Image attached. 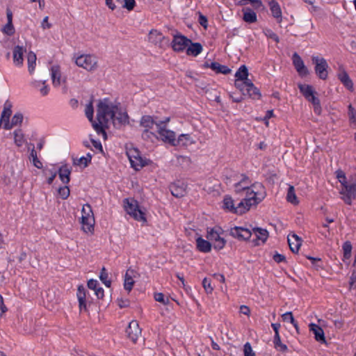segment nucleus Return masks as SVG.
Listing matches in <instances>:
<instances>
[{
	"label": "nucleus",
	"instance_id": "1",
	"mask_svg": "<svg viewBox=\"0 0 356 356\" xmlns=\"http://www.w3.org/2000/svg\"><path fill=\"white\" fill-rule=\"evenodd\" d=\"M117 102L111 98H103L99 99L96 104V119H93L94 108L91 103L88 104L85 108V113L88 119L91 122L92 127L98 135L104 140L107 138L105 129L111 123V119L113 117V112L116 109Z\"/></svg>",
	"mask_w": 356,
	"mask_h": 356
},
{
	"label": "nucleus",
	"instance_id": "2",
	"mask_svg": "<svg viewBox=\"0 0 356 356\" xmlns=\"http://www.w3.org/2000/svg\"><path fill=\"white\" fill-rule=\"evenodd\" d=\"M264 186L259 182H255L246 186V211L255 208L266 197Z\"/></svg>",
	"mask_w": 356,
	"mask_h": 356
},
{
	"label": "nucleus",
	"instance_id": "3",
	"mask_svg": "<svg viewBox=\"0 0 356 356\" xmlns=\"http://www.w3.org/2000/svg\"><path fill=\"white\" fill-rule=\"evenodd\" d=\"M124 210L130 217L134 220L145 223L147 222L146 212L141 208L137 200L134 198H126L122 202Z\"/></svg>",
	"mask_w": 356,
	"mask_h": 356
},
{
	"label": "nucleus",
	"instance_id": "4",
	"mask_svg": "<svg viewBox=\"0 0 356 356\" xmlns=\"http://www.w3.org/2000/svg\"><path fill=\"white\" fill-rule=\"evenodd\" d=\"M72 60L76 66L88 72H95L99 66L97 57L91 54H76Z\"/></svg>",
	"mask_w": 356,
	"mask_h": 356
},
{
	"label": "nucleus",
	"instance_id": "5",
	"mask_svg": "<svg viewBox=\"0 0 356 356\" xmlns=\"http://www.w3.org/2000/svg\"><path fill=\"white\" fill-rule=\"evenodd\" d=\"M12 114L11 104L6 103L1 113L0 127L5 129H11L14 127L20 125L23 121L24 117L21 113H16L11 119Z\"/></svg>",
	"mask_w": 356,
	"mask_h": 356
},
{
	"label": "nucleus",
	"instance_id": "6",
	"mask_svg": "<svg viewBox=\"0 0 356 356\" xmlns=\"http://www.w3.org/2000/svg\"><path fill=\"white\" fill-rule=\"evenodd\" d=\"M80 218L82 231L88 234H93L95 220L90 205H83Z\"/></svg>",
	"mask_w": 356,
	"mask_h": 356
},
{
	"label": "nucleus",
	"instance_id": "7",
	"mask_svg": "<svg viewBox=\"0 0 356 356\" xmlns=\"http://www.w3.org/2000/svg\"><path fill=\"white\" fill-rule=\"evenodd\" d=\"M170 117H164L161 118V121L158 124V138L162 141L172 145H177L175 133L166 128V125L170 122Z\"/></svg>",
	"mask_w": 356,
	"mask_h": 356
},
{
	"label": "nucleus",
	"instance_id": "8",
	"mask_svg": "<svg viewBox=\"0 0 356 356\" xmlns=\"http://www.w3.org/2000/svg\"><path fill=\"white\" fill-rule=\"evenodd\" d=\"M131 167L135 170H140L145 166L152 165V162L143 156L138 149L130 147L127 151Z\"/></svg>",
	"mask_w": 356,
	"mask_h": 356
},
{
	"label": "nucleus",
	"instance_id": "9",
	"mask_svg": "<svg viewBox=\"0 0 356 356\" xmlns=\"http://www.w3.org/2000/svg\"><path fill=\"white\" fill-rule=\"evenodd\" d=\"M246 234H248L246 241H248L252 246L264 244L268 238V232L266 229L259 227L250 226L249 229L246 228Z\"/></svg>",
	"mask_w": 356,
	"mask_h": 356
},
{
	"label": "nucleus",
	"instance_id": "10",
	"mask_svg": "<svg viewBox=\"0 0 356 356\" xmlns=\"http://www.w3.org/2000/svg\"><path fill=\"white\" fill-rule=\"evenodd\" d=\"M223 230L218 227L208 229L207 231V238L210 241L215 250H222L225 244L226 240L223 236Z\"/></svg>",
	"mask_w": 356,
	"mask_h": 356
},
{
	"label": "nucleus",
	"instance_id": "11",
	"mask_svg": "<svg viewBox=\"0 0 356 356\" xmlns=\"http://www.w3.org/2000/svg\"><path fill=\"white\" fill-rule=\"evenodd\" d=\"M298 88L304 95V97L311 102L314 106V110L316 113L320 115L321 113V107L319 99L315 96V91L313 88L307 84H298Z\"/></svg>",
	"mask_w": 356,
	"mask_h": 356
},
{
	"label": "nucleus",
	"instance_id": "12",
	"mask_svg": "<svg viewBox=\"0 0 356 356\" xmlns=\"http://www.w3.org/2000/svg\"><path fill=\"white\" fill-rule=\"evenodd\" d=\"M113 112V117L111 119V122L115 127L125 126L129 123V117L124 108L120 103L117 102L116 109Z\"/></svg>",
	"mask_w": 356,
	"mask_h": 356
},
{
	"label": "nucleus",
	"instance_id": "13",
	"mask_svg": "<svg viewBox=\"0 0 356 356\" xmlns=\"http://www.w3.org/2000/svg\"><path fill=\"white\" fill-rule=\"evenodd\" d=\"M312 60L315 65L314 70L318 77L321 79L325 80L328 75V64L326 60L323 57L313 56Z\"/></svg>",
	"mask_w": 356,
	"mask_h": 356
},
{
	"label": "nucleus",
	"instance_id": "14",
	"mask_svg": "<svg viewBox=\"0 0 356 356\" xmlns=\"http://www.w3.org/2000/svg\"><path fill=\"white\" fill-rule=\"evenodd\" d=\"M236 203L231 197H225L222 202V208L229 212L241 215L245 211V207L243 205V200H240L237 202V206H235Z\"/></svg>",
	"mask_w": 356,
	"mask_h": 356
},
{
	"label": "nucleus",
	"instance_id": "15",
	"mask_svg": "<svg viewBox=\"0 0 356 356\" xmlns=\"http://www.w3.org/2000/svg\"><path fill=\"white\" fill-rule=\"evenodd\" d=\"M339 193L341 199L348 204H351L353 200L356 198V183L348 184V186L341 187Z\"/></svg>",
	"mask_w": 356,
	"mask_h": 356
},
{
	"label": "nucleus",
	"instance_id": "16",
	"mask_svg": "<svg viewBox=\"0 0 356 356\" xmlns=\"http://www.w3.org/2000/svg\"><path fill=\"white\" fill-rule=\"evenodd\" d=\"M191 40L181 34H176L172 41V47L177 52L186 51L187 47L190 44Z\"/></svg>",
	"mask_w": 356,
	"mask_h": 356
},
{
	"label": "nucleus",
	"instance_id": "17",
	"mask_svg": "<svg viewBox=\"0 0 356 356\" xmlns=\"http://www.w3.org/2000/svg\"><path fill=\"white\" fill-rule=\"evenodd\" d=\"M161 121V118L152 117L150 115H144L140 120V125L147 132L152 131L154 127L158 129V124Z\"/></svg>",
	"mask_w": 356,
	"mask_h": 356
},
{
	"label": "nucleus",
	"instance_id": "18",
	"mask_svg": "<svg viewBox=\"0 0 356 356\" xmlns=\"http://www.w3.org/2000/svg\"><path fill=\"white\" fill-rule=\"evenodd\" d=\"M293 64L298 73L301 76H306L309 74V70L305 65V63L301 57L297 54L294 53L292 56Z\"/></svg>",
	"mask_w": 356,
	"mask_h": 356
},
{
	"label": "nucleus",
	"instance_id": "19",
	"mask_svg": "<svg viewBox=\"0 0 356 356\" xmlns=\"http://www.w3.org/2000/svg\"><path fill=\"white\" fill-rule=\"evenodd\" d=\"M26 48L23 46L17 45L13 49V62L15 66L21 67L24 64V54Z\"/></svg>",
	"mask_w": 356,
	"mask_h": 356
},
{
	"label": "nucleus",
	"instance_id": "20",
	"mask_svg": "<svg viewBox=\"0 0 356 356\" xmlns=\"http://www.w3.org/2000/svg\"><path fill=\"white\" fill-rule=\"evenodd\" d=\"M50 75L54 86L58 87L65 82V77L63 76L60 67L58 65H53L50 69Z\"/></svg>",
	"mask_w": 356,
	"mask_h": 356
},
{
	"label": "nucleus",
	"instance_id": "21",
	"mask_svg": "<svg viewBox=\"0 0 356 356\" xmlns=\"http://www.w3.org/2000/svg\"><path fill=\"white\" fill-rule=\"evenodd\" d=\"M6 23L1 27L2 33L7 36H12L15 33V28L13 22V13L10 10H6Z\"/></svg>",
	"mask_w": 356,
	"mask_h": 356
},
{
	"label": "nucleus",
	"instance_id": "22",
	"mask_svg": "<svg viewBox=\"0 0 356 356\" xmlns=\"http://www.w3.org/2000/svg\"><path fill=\"white\" fill-rule=\"evenodd\" d=\"M129 338L133 341H136L141 334V330L137 321H132L129 323V326L126 330Z\"/></svg>",
	"mask_w": 356,
	"mask_h": 356
},
{
	"label": "nucleus",
	"instance_id": "23",
	"mask_svg": "<svg viewBox=\"0 0 356 356\" xmlns=\"http://www.w3.org/2000/svg\"><path fill=\"white\" fill-rule=\"evenodd\" d=\"M81 312H88V302L86 300V291L83 286H79L76 293Z\"/></svg>",
	"mask_w": 356,
	"mask_h": 356
},
{
	"label": "nucleus",
	"instance_id": "24",
	"mask_svg": "<svg viewBox=\"0 0 356 356\" xmlns=\"http://www.w3.org/2000/svg\"><path fill=\"white\" fill-rule=\"evenodd\" d=\"M195 243L197 249L201 252L207 253L211 250L212 245L210 241L204 239L202 236H196Z\"/></svg>",
	"mask_w": 356,
	"mask_h": 356
},
{
	"label": "nucleus",
	"instance_id": "25",
	"mask_svg": "<svg viewBox=\"0 0 356 356\" xmlns=\"http://www.w3.org/2000/svg\"><path fill=\"white\" fill-rule=\"evenodd\" d=\"M30 85L34 89L38 90L42 96L47 95L49 92V86L47 84L46 81L40 79H32Z\"/></svg>",
	"mask_w": 356,
	"mask_h": 356
},
{
	"label": "nucleus",
	"instance_id": "26",
	"mask_svg": "<svg viewBox=\"0 0 356 356\" xmlns=\"http://www.w3.org/2000/svg\"><path fill=\"white\" fill-rule=\"evenodd\" d=\"M136 277V273L131 269L126 271L124 278V288L128 292H130L134 285Z\"/></svg>",
	"mask_w": 356,
	"mask_h": 356
},
{
	"label": "nucleus",
	"instance_id": "27",
	"mask_svg": "<svg viewBox=\"0 0 356 356\" xmlns=\"http://www.w3.org/2000/svg\"><path fill=\"white\" fill-rule=\"evenodd\" d=\"M234 85L236 88L243 92L245 88V65H241L236 72Z\"/></svg>",
	"mask_w": 356,
	"mask_h": 356
},
{
	"label": "nucleus",
	"instance_id": "28",
	"mask_svg": "<svg viewBox=\"0 0 356 356\" xmlns=\"http://www.w3.org/2000/svg\"><path fill=\"white\" fill-rule=\"evenodd\" d=\"M206 67L211 69L217 74H227L231 72L232 70L227 66L221 65L218 62L206 63L204 64Z\"/></svg>",
	"mask_w": 356,
	"mask_h": 356
},
{
	"label": "nucleus",
	"instance_id": "29",
	"mask_svg": "<svg viewBox=\"0 0 356 356\" xmlns=\"http://www.w3.org/2000/svg\"><path fill=\"white\" fill-rule=\"evenodd\" d=\"M246 92L250 98L252 99H259L261 94L259 90L254 86L250 80L248 79V72H246Z\"/></svg>",
	"mask_w": 356,
	"mask_h": 356
},
{
	"label": "nucleus",
	"instance_id": "30",
	"mask_svg": "<svg viewBox=\"0 0 356 356\" xmlns=\"http://www.w3.org/2000/svg\"><path fill=\"white\" fill-rule=\"evenodd\" d=\"M268 4L273 16L277 19L278 23L282 21V13L281 8L275 0H268Z\"/></svg>",
	"mask_w": 356,
	"mask_h": 356
},
{
	"label": "nucleus",
	"instance_id": "31",
	"mask_svg": "<svg viewBox=\"0 0 356 356\" xmlns=\"http://www.w3.org/2000/svg\"><path fill=\"white\" fill-rule=\"evenodd\" d=\"M288 243H289L291 250L293 252L296 253L298 252V250L301 246L302 240L296 234H289V236H288Z\"/></svg>",
	"mask_w": 356,
	"mask_h": 356
},
{
	"label": "nucleus",
	"instance_id": "32",
	"mask_svg": "<svg viewBox=\"0 0 356 356\" xmlns=\"http://www.w3.org/2000/svg\"><path fill=\"white\" fill-rule=\"evenodd\" d=\"M92 161V155L90 153H88L85 156H82L79 158L73 159V165L77 166L80 169L86 168Z\"/></svg>",
	"mask_w": 356,
	"mask_h": 356
},
{
	"label": "nucleus",
	"instance_id": "33",
	"mask_svg": "<svg viewBox=\"0 0 356 356\" xmlns=\"http://www.w3.org/2000/svg\"><path fill=\"white\" fill-rule=\"evenodd\" d=\"M186 185L184 183H175L170 186V191L173 196L183 197L186 194Z\"/></svg>",
	"mask_w": 356,
	"mask_h": 356
},
{
	"label": "nucleus",
	"instance_id": "34",
	"mask_svg": "<svg viewBox=\"0 0 356 356\" xmlns=\"http://www.w3.org/2000/svg\"><path fill=\"white\" fill-rule=\"evenodd\" d=\"M14 144L17 147H22L26 143L25 135L22 129H16L13 133Z\"/></svg>",
	"mask_w": 356,
	"mask_h": 356
},
{
	"label": "nucleus",
	"instance_id": "35",
	"mask_svg": "<svg viewBox=\"0 0 356 356\" xmlns=\"http://www.w3.org/2000/svg\"><path fill=\"white\" fill-rule=\"evenodd\" d=\"M309 327V330L314 333L316 341H321L323 343L325 342L324 332L320 326L314 323H310Z\"/></svg>",
	"mask_w": 356,
	"mask_h": 356
},
{
	"label": "nucleus",
	"instance_id": "36",
	"mask_svg": "<svg viewBox=\"0 0 356 356\" xmlns=\"http://www.w3.org/2000/svg\"><path fill=\"white\" fill-rule=\"evenodd\" d=\"M71 171V168L67 165H63L59 168V178L63 184H67L70 181Z\"/></svg>",
	"mask_w": 356,
	"mask_h": 356
},
{
	"label": "nucleus",
	"instance_id": "37",
	"mask_svg": "<svg viewBox=\"0 0 356 356\" xmlns=\"http://www.w3.org/2000/svg\"><path fill=\"white\" fill-rule=\"evenodd\" d=\"M27 67L30 74H33L37 65V56L33 51H29L26 55Z\"/></svg>",
	"mask_w": 356,
	"mask_h": 356
},
{
	"label": "nucleus",
	"instance_id": "38",
	"mask_svg": "<svg viewBox=\"0 0 356 356\" xmlns=\"http://www.w3.org/2000/svg\"><path fill=\"white\" fill-rule=\"evenodd\" d=\"M202 46L200 43H193L191 41L190 44H188V46L186 48V53L188 56H197L202 52Z\"/></svg>",
	"mask_w": 356,
	"mask_h": 356
},
{
	"label": "nucleus",
	"instance_id": "39",
	"mask_svg": "<svg viewBox=\"0 0 356 356\" xmlns=\"http://www.w3.org/2000/svg\"><path fill=\"white\" fill-rule=\"evenodd\" d=\"M338 77L339 80L343 83V85L349 90H353V83L352 80L350 79L348 74L343 70L341 71Z\"/></svg>",
	"mask_w": 356,
	"mask_h": 356
},
{
	"label": "nucleus",
	"instance_id": "40",
	"mask_svg": "<svg viewBox=\"0 0 356 356\" xmlns=\"http://www.w3.org/2000/svg\"><path fill=\"white\" fill-rule=\"evenodd\" d=\"M177 145L187 146L194 143L193 139L189 134H181L177 138Z\"/></svg>",
	"mask_w": 356,
	"mask_h": 356
},
{
	"label": "nucleus",
	"instance_id": "41",
	"mask_svg": "<svg viewBox=\"0 0 356 356\" xmlns=\"http://www.w3.org/2000/svg\"><path fill=\"white\" fill-rule=\"evenodd\" d=\"M286 200L290 203L296 205L299 203V200L296 195L295 189L293 186H290L286 195Z\"/></svg>",
	"mask_w": 356,
	"mask_h": 356
},
{
	"label": "nucleus",
	"instance_id": "42",
	"mask_svg": "<svg viewBox=\"0 0 356 356\" xmlns=\"http://www.w3.org/2000/svg\"><path fill=\"white\" fill-rule=\"evenodd\" d=\"M336 175L337 178L341 184V187H344L345 186H348V184L353 182V181L351 180L348 181L345 173L341 170H339L336 172Z\"/></svg>",
	"mask_w": 356,
	"mask_h": 356
},
{
	"label": "nucleus",
	"instance_id": "43",
	"mask_svg": "<svg viewBox=\"0 0 356 356\" xmlns=\"http://www.w3.org/2000/svg\"><path fill=\"white\" fill-rule=\"evenodd\" d=\"M99 280L102 282V283L106 286L110 287L111 285V281L109 278L108 274L106 272L105 268H102L100 273H99Z\"/></svg>",
	"mask_w": 356,
	"mask_h": 356
},
{
	"label": "nucleus",
	"instance_id": "44",
	"mask_svg": "<svg viewBox=\"0 0 356 356\" xmlns=\"http://www.w3.org/2000/svg\"><path fill=\"white\" fill-rule=\"evenodd\" d=\"M244 231L242 227H234L230 229V234L239 240H243Z\"/></svg>",
	"mask_w": 356,
	"mask_h": 356
},
{
	"label": "nucleus",
	"instance_id": "45",
	"mask_svg": "<svg viewBox=\"0 0 356 356\" xmlns=\"http://www.w3.org/2000/svg\"><path fill=\"white\" fill-rule=\"evenodd\" d=\"M154 298L156 301L162 303L164 305L170 304V300L168 297H165L162 293H155L154 294Z\"/></svg>",
	"mask_w": 356,
	"mask_h": 356
},
{
	"label": "nucleus",
	"instance_id": "46",
	"mask_svg": "<svg viewBox=\"0 0 356 356\" xmlns=\"http://www.w3.org/2000/svg\"><path fill=\"white\" fill-rule=\"evenodd\" d=\"M348 115L349 120L356 127V110L350 104L348 107Z\"/></svg>",
	"mask_w": 356,
	"mask_h": 356
},
{
	"label": "nucleus",
	"instance_id": "47",
	"mask_svg": "<svg viewBox=\"0 0 356 356\" xmlns=\"http://www.w3.org/2000/svg\"><path fill=\"white\" fill-rule=\"evenodd\" d=\"M282 317L284 321H289L296 329H298V324L291 312H288L282 314Z\"/></svg>",
	"mask_w": 356,
	"mask_h": 356
},
{
	"label": "nucleus",
	"instance_id": "48",
	"mask_svg": "<svg viewBox=\"0 0 356 356\" xmlns=\"http://www.w3.org/2000/svg\"><path fill=\"white\" fill-rule=\"evenodd\" d=\"M274 343L275 348L280 351H286L287 350L286 346L282 343L280 335H275Z\"/></svg>",
	"mask_w": 356,
	"mask_h": 356
},
{
	"label": "nucleus",
	"instance_id": "49",
	"mask_svg": "<svg viewBox=\"0 0 356 356\" xmlns=\"http://www.w3.org/2000/svg\"><path fill=\"white\" fill-rule=\"evenodd\" d=\"M16 181L15 176V170L13 168L10 169V175H4L3 181L6 184H11Z\"/></svg>",
	"mask_w": 356,
	"mask_h": 356
},
{
	"label": "nucleus",
	"instance_id": "50",
	"mask_svg": "<svg viewBox=\"0 0 356 356\" xmlns=\"http://www.w3.org/2000/svg\"><path fill=\"white\" fill-rule=\"evenodd\" d=\"M202 286L204 289V291L207 293V294H211L213 291V287L211 285V282L209 280H208L207 278H204L203 280H202Z\"/></svg>",
	"mask_w": 356,
	"mask_h": 356
},
{
	"label": "nucleus",
	"instance_id": "51",
	"mask_svg": "<svg viewBox=\"0 0 356 356\" xmlns=\"http://www.w3.org/2000/svg\"><path fill=\"white\" fill-rule=\"evenodd\" d=\"M343 257L346 259H349L350 257L351 251H352V245L350 242L346 241L343 243Z\"/></svg>",
	"mask_w": 356,
	"mask_h": 356
},
{
	"label": "nucleus",
	"instance_id": "52",
	"mask_svg": "<svg viewBox=\"0 0 356 356\" xmlns=\"http://www.w3.org/2000/svg\"><path fill=\"white\" fill-rule=\"evenodd\" d=\"M31 161L32 164L38 169H41L43 166L42 163L38 158L36 153L32 152L31 154Z\"/></svg>",
	"mask_w": 356,
	"mask_h": 356
},
{
	"label": "nucleus",
	"instance_id": "53",
	"mask_svg": "<svg viewBox=\"0 0 356 356\" xmlns=\"http://www.w3.org/2000/svg\"><path fill=\"white\" fill-rule=\"evenodd\" d=\"M246 23H253L257 21V15L256 13L246 8Z\"/></svg>",
	"mask_w": 356,
	"mask_h": 356
},
{
	"label": "nucleus",
	"instance_id": "54",
	"mask_svg": "<svg viewBox=\"0 0 356 356\" xmlns=\"http://www.w3.org/2000/svg\"><path fill=\"white\" fill-rule=\"evenodd\" d=\"M264 33L265 34V35L267 38L272 39L273 40H274L276 42H279L280 39H279L278 35L275 33H274L272 30H270L269 29H266L264 30Z\"/></svg>",
	"mask_w": 356,
	"mask_h": 356
},
{
	"label": "nucleus",
	"instance_id": "55",
	"mask_svg": "<svg viewBox=\"0 0 356 356\" xmlns=\"http://www.w3.org/2000/svg\"><path fill=\"white\" fill-rule=\"evenodd\" d=\"M59 196L63 199H67L70 195V189L67 186H62L58 188Z\"/></svg>",
	"mask_w": 356,
	"mask_h": 356
},
{
	"label": "nucleus",
	"instance_id": "56",
	"mask_svg": "<svg viewBox=\"0 0 356 356\" xmlns=\"http://www.w3.org/2000/svg\"><path fill=\"white\" fill-rule=\"evenodd\" d=\"M122 2V7L128 10H132L136 6L135 0H121Z\"/></svg>",
	"mask_w": 356,
	"mask_h": 356
},
{
	"label": "nucleus",
	"instance_id": "57",
	"mask_svg": "<svg viewBox=\"0 0 356 356\" xmlns=\"http://www.w3.org/2000/svg\"><path fill=\"white\" fill-rule=\"evenodd\" d=\"M90 143L95 150H97L99 152H103L102 145L99 140L90 138Z\"/></svg>",
	"mask_w": 356,
	"mask_h": 356
},
{
	"label": "nucleus",
	"instance_id": "58",
	"mask_svg": "<svg viewBox=\"0 0 356 356\" xmlns=\"http://www.w3.org/2000/svg\"><path fill=\"white\" fill-rule=\"evenodd\" d=\"M51 27V24L49 21V17L46 16L41 22V28L43 30L49 29Z\"/></svg>",
	"mask_w": 356,
	"mask_h": 356
},
{
	"label": "nucleus",
	"instance_id": "59",
	"mask_svg": "<svg viewBox=\"0 0 356 356\" xmlns=\"http://www.w3.org/2000/svg\"><path fill=\"white\" fill-rule=\"evenodd\" d=\"M87 285L90 289L94 291L97 287L99 286V284L97 280L91 279L88 282Z\"/></svg>",
	"mask_w": 356,
	"mask_h": 356
},
{
	"label": "nucleus",
	"instance_id": "60",
	"mask_svg": "<svg viewBox=\"0 0 356 356\" xmlns=\"http://www.w3.org/2000/svg\"><path fill=\"white\" fill-rule=\"evenodd\" d=\"M249 3L254 8H259L262 6L261 0H246V5Z\"/></svg>",
	"mask_w": 356,
	"mask_h": 356
},
{
	"label": "nucleus",
	"instance_id": "61",
	"mask_svg": "<svg viewBox=\"0 0 356 356\" xmlns=\"http://www.w3.org/2000/svg\"><path fill=\"white\" fill-rule=\"evenodd\" d=\"M93 291L95 292V294L97 298L102 299L104 298V289L100 286L97 287L96 289H95Z\"/></svg>",
	"mask_w": 356,
	"mask_h": 356
},
{
	"label": "nucleus",
	"instance_id": "62",
	"mask_svg": "<svg viewBox=\"0 0 356 356\" xmlns=\"http://www.w3.org/2000/svg\"><path fill=\"white\" fill-rule=\"evenodd\" d=\"M0 310H1L0 316H2L3 315V314H5L7 312V307L4 305L3 298L1 295H0Z\"/></svg>",
	"mask_w": 356,
	"mask_h": 356
},
{
	"label": "nucleus",
	"instance_id": "63",
	"mask_svg": "<svg viewBox=\"0 0 356 356\" xmlns=\"http://www.w3.org/2000/svg\"><path fill=\"white\" fill-rule=\"evenodd\" d=\"M48 171L50 173V176L47 179V182L49 184H51L56 176V171L55 170H49Z\"/></svg>",
	"mask_w": 356,
	"mask_h": 356
},
{
	"label": "nucleus",
	"instance_id": "64",
	"mask_svg": "<svg viewBox=\"0 0 356 356\" xmlns=\"http://www.w3.org/2000/svg\"><path fill=\"white\" fill-rule=\"evenodd\" d=\"M246 356H255L249 343H246Z\"/></svg>",
	"mask_w": 356,
	"mask_h": 356
}]
</instances>
